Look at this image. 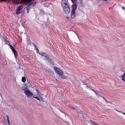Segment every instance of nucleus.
Segmentation results:
<instances>
[{
    "label": "nucleus",
    "instance_id": "nucleus-1",
    "mask_svg": "<svg viewBox=\"0 0 125 125\" xmlns=\"http://www.w3.org/2000/svg\"><path fill=\"white\" fill-rule=\"evenodd\" d=\"M23 90L24 91V93L26 96L28 98H30L34 95L30 90L23 89Z\"/></svg>",
    "mask_w": 125,
    "mask_h": 125
},
{
    "label": "nucleus",
    "instance_id": "nucleus-2",
    "mask_svg": "<svg viewBox=\"0 0 125 125\" xmlns=\"http://www.w3.org/2000/svg\"><path fill=\"white\" fill-rule=\"evenodd\" d=\"M63 9V12L65 14L68 13L70 12V9L69 5L62 7Z\"/></svg>",
    "mask_w": 125,
    "mask_h": 125
},
{
    "label": "nucleus",
    "instance_id": "nucleus-3",
    "mask_svg": "<svg viewBox=\"0 0 125 125\" xmlns=\"http://www.w3.org/2000/svg\"><path fill=\"white\" fill-rule=\"evenodd\" d=\"M54 70L55 72L60 76H62L63 74V71L58 68L55 67Z\"/></svg>",
    "mask_w": 125,
    "mask_h": 125
},
{
    "label": "nucleus",
    "instance_id": "nucleus-4",
    "mask_svg": "<svg viewBox=\"0 0 125 125\" xmlns=\"http://www.w3.org/2000/svg\"><path fill=\"white\" fill-rule=\"evenodd\" d=\"M23 7L22 5L18 7L16 10V14L17 15H19L21 13V11L22 10Z\"/></svg>",
    "mask_w": 125,
    "mask_h": 125
},
{
    "label": "nucleus",
    "instance_id": "nucleus-5",
    "mask_svg": "<svg viewBox=\"0 0 125 125\" xmlns=\"http://www.w3.org/2000/svg\"><path fill=\"white\" fill-rule=\"evenodd\" d=\"M9 46L10 49L11 50L12 52L14 54L15 58H16L17 55V52L11 45H9Z\"/></svg>",
    "mask_w": 125,
    "mask_h": 125
},
{
    "label": "nucleus",
    "instance_id": "nucleus-6",
    "mask_svg": "<svg viewBox=\"0 0 125 125\" xmlns=\"http://www.w3.org/2000/svg\"><path fill=\"white\" fill-rule=\"evenodd\" d=\"M9 46L10 49L11 50L12 52L14 54L15 58H16L17 55V52L11 45H9Z\"/></svg>",
    "mask_w": 125,
    "mask_h": 125
},
{
    "label": "nucleus",
    "instance_id": "nucleus-7",
    "mask_svg": "<svg viewBox=\"0 0 125 125\" xmlns=\"http://www.w3.org/2000/svg\"><path fill=\"white\" fill-rule=\"evenodd\" d=\"M68 0H62L61 2L62 7L68 5Z\"/></svg>",
    "mask_w": 125,
    "mask_h": 125
},
{
    "label": "nucleus",
    "instance_id": "nucleus-8",
    "mask_svg": "<svg viewBox=\"0 0 125 125\" xmlns=\"http://www.w3.org/2000/svg\"><path fill=\"white\" fill-rule=\"evenodd\" d=\"M76 13L75 11H72L71 12V18L72 19H73L75 17Z\"/></svg>",
    "mask_w": 125,
    "mask_h": 125
},
{
    "label": "nucleus",
    "instance_id": "nucleus-9",
    "mask_svg": "<svg viewBox=\"0 0 125 125\" xmlns=\"http://www.w3.org/2000/svg\"><path fill=\"white\" fill-rule=\"evenodd\" d=\"M44 58V59L45 60H47L49 58L48 56L46 53H44L42 56Z\"/></svg>",
    "mask_w": 125,
    "mask_h": 125
},
{
    "label": "nucleus",
    "instance_id": "nucleus-10",
    "mask_svg": "<svg viewBox=\"0 0 125 125\" xmlns=\"http://www.w3.org/2000/svg\"><path fill=\"white\" fill-rule=\"evenodd\" d=\"M77 7L76 5V4H74L72 6V8L73 9V10L72 11H75L77 9Z\"/></svg>",
    "mask_w": 125,
    "mask_h": 125
},
{
    "label": "nucleus",
    "instance_id": "nucleus-11",
    "mask_svg": "<svg viewBox=\"0 0 125 125\" xmlns=\"http://www.w3.org/2000/svg\"><path fill=\"white\" fill-rule=\"evenodd\" d=\"M3 118L5 121H7L9 120V118L8 116L6 115L3 117Z\"/></svg>",
    "mask_w": 125,
    "mask_h": 125
},
{
    "label": "nucleus",
    "instance_id": "nucleus-12",
    "mask_svg": "<svg viewBox=\"0 0 125 125\" xmlns=\"http://www.w3.org/2000/svg\"><path fill=\"white\" fill-rule=\"evenodd\" d=\"M122 80L124 82H125V72L122 76Z\"/></svg>",
    "mask_w": 125,
    "mask_h": 125
},
{
    "label": "nucleus",
    "instance_id": "nucleus-13",
    "mask_svg": "<svg viewBox=\"0 0 125 125\" xmlns=\"http://www.w3.org/2000/svg\"><path fill=\"white\" fill-rule=\"evenodd\" d=\"M21 80L22 82H24L26 81V78L25 77H22V78Z\"/></svg>",
    "mask_w": 125,
    "mask_h": 125
},
{
    "label": "nucleus",
    "instance_id": "nucleus-14",
    "mask_svg": "<svg viewBox=\"0 0 125 125\" xmlns=\"http://www.w3.org/2000/svg\"><path fill=\"white\" fill-rule=\"evenodd\" d=\"M33 97L36 99H37L39 101H40V98H39L37 96L35 97L34 96H33Z\"/></svg>",
    "mask_w": 125,
    "mask_h": 125
},
{
    "label": "nucleus",
    "instance_id": "nucleus-15",
    "mask_svg": "<svg viewBox=\"0 0 125 125\" xmlns=\"http://www.w3.org/2000/svg\"><path fill=\"white\" fill-rule=\"evenodd\" d=\"M92 124L93 125H98V124H97L96 123L94 122H92Z\"/></svg>",
    "mask_w": 125,
    "mask_h": 125
},
{
    "label": "nucleus",
    "instance_id": "nucleus-16",
    "mask_svg": "<svg viewBox=\"0 0 125 125\" xmlns=\"http://www.w3.org/2000/svg\"><path fill=\"white\" fill-rule=\"evenodd\" d=\"M40 93L39 91H38V92H37V94L36 95L37 96H40Z\"/></svg>",
    "mask_w": 125,
    "mask_h": 125
},
{
    "label": "nucleus",
    "instance_id": "nucleus-17",
    "mask_svg": "<svg viewBox=\"0 0 125 125\" xmlns=\"http://www.w3.org/2000/svg\"><path fill=\"white\" fill-rule=\"evenodd\" d=\"M62 76V79H66V77L65 76L63 75Z\"/></svg>",
    "mask_w": 125,
    "mask_h": 125
},
{
    "label": "nucleus",
    "instance_id": "nucleus-18",
    "mask_svg": "<svg viewBox=\"0 0 125 125\" xmlns=\"http://www.w3.org/2000/svg\"><path fill=\"white\" fill-rule=\"evenodd\" d=\"M78 115L79 116H80L81 117V116H83V114L82 113L81 114L80 113H79L78 114Z\"/></svg>",
    "mask_w": 125,
    "mask_h": 125
},
{
    "label": "nucleus",
    "instance_id": "nucleus-19",
    "mask_svg": "<svg viewBox=\"0 0 125 125\" xmlns=\"http://www.w3.org/2000/svg\"><path fill=\"white\" fill-rule=\"evenodd\" d=\"M47 71L48 72V73H52V71H51L50 70H48Z\"/></svg>",
    "mask_w": 125,
    "mask_h": 125
},
{
    "label": "nucleus",
    "instance_id": "nucleus-20",
    "mask_svg": "<svg viewBox=\"0 0 125 125\" xmlns=\"http://www.w3.org/2000/svg\"><path fill=\"white\" fill-rule=\"evenodd\" d=\"M8 122V123H7V125H10V121H9V120L7 121Z\"/></svg>",
    "mask_w": 125,
    "mask_h": 125
},
{
    "label": "nucleus",
    "instance_id": "nucleus-21",
    "mask_svg": "<svg viewBox=\"0 0 125 125\" xmlns=\"http://www.w3.org/2000/svg\"><path fill=\"white\" fill-rule=\"evenodd\" d=\"M44 53H42V52H40V53H39V54H40V55H41L42 56H43V54H44Z\"/></svg>",
    "mask_w": 125,
    "mask_h": 125
},
{
    "label": "nucleus",
    "instance_id": "nucleus-22",
    "mask_svg": "<svg viewBox=\"0 0 125 125\" xmlns=\"http://www.w3.org/2000/svg\"><path fill=\"white\" fill-rule=\"evenodd\" d=\"M72 2L73 3H74L76 1H77L76 0H71Z\"/></svg>",
    "mask_w": 125,
    "mask_h": 125
},
{
    "label": "nucleus",
    "instance_id": "nucleus-23",
    "mask_svg": "<svg viewBox=\"0 0 125 125\" xmlns=\"http://www.w3.org/2000/svg\"><path fill=\"white\" fill-rule=\"evenodd\" d=\"M117 112L120 113H122V112L121 111H117Z\"/></svg>",
    "mask_w": 125,
    "mask_h": 125
},
{
    "label": "nucleus",
    "instance_id": "nucleus-24",
    "mask_svg": "<svg viewBox=\"0 0 125 125\" xmlns=\"http://www.w3.org/2000/svg\"><path fill=\"white\" fill-rule=\"evenodd\" d=\"M36 51L38 53L39 50L37 49H36Z\"/></svg>",
    "mask_w": 125,
    "mask_h": 125
},
{
    "label": "nucleus",
    "instance_id": "nucleus-25",
    "mask_svg": "<svg viewBox=\"0 0 125 125\" xmlns=\"http://www.w3.org/2000/svg\"><path fill=\"white\" fill-rule=\"evenodd\" d=\"M66 18L68 20L69 17H68L67 16L66 17Z\"/></svg>",
    "mask_w": 125,
    "mask_h": 125
},
{
    "label": "nucleus",
    "instance_id": "nucleus-26",
    "mask_svg": "<svg viewBox=\"0 0 125 125\" xmlns=\"http://www.w3.org/2000/svg\"><path fill=\"white\" fill-rule=\"evenodd\" d=\"M122 113V114H124V115H125V113Z\"/></svg>",
    "mask_w": 125,
    "mask_h": 125
},
{
    "label": "nucleus",
    "instance_id": "nucleus-27",
    "mask_svg": "<svg viewBox=\"0 0 125 125\" xmlns=\"http://www.w3.org/2000/svg\"><path fill=\"white\" fill-rule=\"evenodd\" d=\"M36 91H37V92H38V90H37V89H36Z\"/></svg>",
    "mask_w": 125,
    "mask_h": 125
},
{
    "label": "nucleus",
    "instance_id": "nucleus-28",
    "mask_svg": "<svg viewBox=\"0 0 125 125\" xmlns=\"http://www.w3.org/2000/svg\"><path fill=\"white\" fill-rule=\"evenodd\" d=\"M104 98V99H104V98Z\"/></svg>",
    "mask_w": 125,
    "mask_h": 125
}]
</instances>
